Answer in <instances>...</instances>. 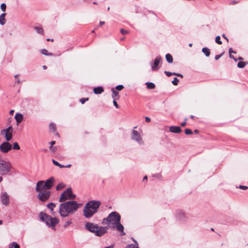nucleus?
I'll list each match as a JSON object with an SVG mask.
<instances>
[{
    "instance_id": "f257e3e1",
    "label": "nucleus",
    "mask_w": 248,
    "mask_h": 248,
    "mask_svg": "<svg viewBox=\"0 0 248 248\" xmlns=\"http://www.w3.org/2000/svg\"><path fill=\"white\" fill-rule=\"evenodd\" d=\"M121 216L117 212L114 211L110 213L107 217L102 220V224L107 225L109 228L116 229L121 232V235H125L124 227L121 223Z\"/></svg>"
},
{
    "instance_id": "f03ea898",
    "label": "nucleus",
    "mask_w": 248,
    "mask_h": 248,
    "mask_svg": "<svg viewBox=\"0 0 248 248\" xmlns=\"http://www.w3.org/2000/svg\"><path fill=\"white\" fill-rule=\"evenodd\" d=\"M79 206L80 204L75 201L65 202L60 204L59 212L61 216L67 217L76 213Z\"/></svg>"
},
{
    "instance_id": "7ed1b4c3",
    "label": "nucleus",
    "mask_w": 248,
    "mask_h": 248,
    "mask_svg": "<svg viewBox=\"0 0 248 248\" xmlns=\"http://www.w3.org/2000/svg\"><path fill=\"white\" fill-rule=\"evenodd\" d=\"M101 204L99 201H91L88 202L85 205L83 210V216L86 218H90L97 213Z\"/></svg>"
},
{
    "instance_id": "20e7f679",
    "label": "nucleus",
    "mask_w": 248,
    "mask_h": 248,
    "mask_svg": "<svg viewBox=\"0 0 248 248\" xmlns=\"http://www.w3.org/2000/svg\"><path fill=\"white\" fill-rule=\"evenodd\" d=\"M85 228L89 231L94 233L95 235L102 236L107 232L106 227L99 226L98 225L90 222H87L85 225Z\"/></svg>"
},
{
    "instance_id": "39448f33",
    "label": "nucleus",
    "mask_w": 248,
    "mask_h": 248,
    "mask_svg": "<svg viewBox=\"0 0 248 248\" xmlns=\"http://www.w3.org/2000/svg\"><path fill=\"white\" fill-rule=\"evenodd\" d=\"M39 218L41 220L45 222L47 226L53 229L59 222L58 219L52 217L43 212L40 213Z\"/></svg>"
},
{
    "instance_id": "423d86ee",
    "label": "nucleus",
    "mask_w": 248,
    "mask_h": 248,
    "mask_svg": "<svg viewBox=\"0 0 248 248\" xmlns=\"http://www.w3.org/2000/svg\"><path fill=\"white\" fill-rule=\"evenodd\" d=\"M76 195L72 193L71 188H68L61 194L59 199L60 202H65L66 200H73L75 199Z\"/></svg>"
},
{
    "instance_id": "0eeeda50",
    "label": "nucleus",
    "mask_w": 248,
    "mask_h": 248,
    "mask_svg": "<svg viewBox=\"0 0 248 248\" xmlns=\"http://www.w3.org/2000/svg\"><path fill=\"white\" fill-rule=\"evenodd\" d=\"M12 165L8 161L1 159L0 161V174L6 175L11 171Z\"/></svg>"
},
{
    "instance_id": "6e6552de",
    "label": "nucleus",
    "mask_w": 248,
    "mask_h": 248,
    "mask_svg": "<svg viewBox=\"0 0 248 248\" xmlns=\"http://www.w3.org/2000/svg\"><path fill=\"white\" fill-rule=\"evenodd\" d=\"M131 138L133 140L136 141L139 144H144L143 140L141 137V134L135 129H133L131 133Z\"/></svg>"
},
{
    "instance_id": "1a4fd4ad",
    "label": "nucleus",
    "mask_w": 248,
    "mask_h": 248,
    "mask_svg": "<svg viewBox=\"0 0 248 248\" xmlns=\"http://www.w3.org/2000/svg\"><path fill=\"white\" fill-rule=\"evenodd\" d=\"M13 128L12 126H9L5 129H3L1 131V134H4V137L7 141L11 140L13 137Z\"/></svg>"
},
{
    "instance_id": "9d476101",
    "label": "nucleus",
    "mask_w": 248,
    "mask_h": 248,
    "mask_svg": "<svg viewBox=\"0 0 248 248\" xmlns=\"http://www.w3.org/2000/svg\"><path fill=\"white\" fill-rule=\"evenodd\" d=\"M50 196V191H43L39 192L38 195V199L42 202L46 201Z\"/></svg>"
},
{
    "instance_id": "9b49d317",
    "label": "nucleus",
    "mask_w": 248,
    "mask_h": 248,
    "mask_svg": "<svg viewBox=\"0 0 248 248\" xmlns=\"http://www.w3.org/2000/svg\"><path fill=\"white\" fill-rule=\"evenodd\" d=\"M12 145L11 144L7 141L3 142L0 145V151L2 153H7L9 151H10L12 149Z\"/></svg>"
},
{
    "instance_id": "f8f14e48",
    "label": "nucleus",
    "mask_w": 248,
    "mask_h": 248,
    "mask_svg": "<svg viewBox=\"0 0 248 248\" xmlns=\"http://www.w3.org/2000/svg\"><path fill=\"white\" fill-rule=\"evenodd\" d=\"M0 198L2 203L5 205H7L9 203L10 196L6 192H2L0 195Z\"/></svg>"
},
{
    "instance_id": "ddd939ff",
    "label": "nucleus",
    "mask_w": 248,
    "mask_h": 248,
    "mask_svg": "<svg viewBox=\"0 0 248 248\" xmlns=\"http://www.w3.org/2000/svg\"><path fill=\"white\" fill-rule=\"evenodd\" d=\"M161 61V57L160 56H158L155 59L154 63L152 65V69L153 71L157 70L159 69V64Z\"/></svg>"
},
{
    "instance_id": "4468645a",
    "label": "nucleus",
    "mask_w": 248,
    "mask_h": 248,
    "mask_svg": "<svg viewBox=\"0 0 248 248\" xmlns=\"http://www.w3.org/2000/svg\"><path fill=\"white\" fill-rule=\"evenodd\" d=\"M45 181H39L37 183L35 190L36 191L40 192V191H46L47 189L44 186Z\"/></svg>"
},
{
    "instance_id": "2eb2a0df",
    "label": "nucleus",
    "mask_w": 248,
    "mask_h": 248,
    "mask_svg": "<svg viewBox=\"0 0 248 248\" xmlns=\"http://www.w3.org/2000/svg\"><path fill=\"white\" fill-rule=\"evenodd\" d=\"M54 181L55 179L53 177H50V178L46 180V181L45 182L44 185L46 189H47V190L50 189L51 187L52 186Z\"/></svg>"
},
{
    "instance_id": "dca6fc26",
    "label": "nucleus",
    "mask_w": 248,
    "mask_h": 248,
    "mask_svg": "<svg viewBox=\"0 0 248 248\" xmlns=\"http://www.w3.org/2000/svg\"><path fill=\"white\" fill-rule=\"evenodd\" d=\"M169 131L171 133H179L181 132V129L179 126H171L169 127Z\"/></svg>"
},
{
    "instance_id": "f3484780",
    "label": "nucleus",
    "mask_w": 248,
    "mask_h": 248,
    "mask_svg": "<svg viewBox=\"0 0 248 248\" xmlns=\"http://www.w3.org/2000/svg\"><path fill=\"white\" fill-rule=\"evenodd\" d=\"M15 118L17 122V124L20 123L23 120V115L20 113H16L15 115Z\"/></svg>"
},
{
    "instance_id": "a211bd4d",
    "label": "nucleus",
    "mask_w": 248,
    "mask_h": 248,
    "mask_svg": "<svg viewBox=\"0 0 248 248\" xmlns=\"http://www.w3.org/2000/svg\"><path fill=\"white\" fill-rule=\"evenodd\" d=\"M47 207L51 210V214L52 215L55 216L56 213L54 212L53 209L55 207V204L52 202H50L47 204Z\"/></svg>"
},
{
    "instance_id": "6ab92c4d",
    "label": "nucleus",
    "mask_w": 248,
    "mask_h": 248,
    "mask_svg": "<svg viewBox=\"0 0 248 248\" xmlns=\"http://www.w3.org/2000/svg\"><path fill=\"white\" fill-rule=\"evenodd\" d=\"M104 92V89L102 87H97L93 89V93L95 94H101Z\"/></svg>"
},
{
    "instance_id": "aec40b11",
    "label": "nucleus",
    "mask_w": 248,
    "mask_h": 248,
    "mask_svg": "<svg viewBox=\"0 0 248 248\" xmlns=\"http://www.w3.org/2000/svg\"><path fill=\"white\" fill-rule=\"evenodd\" d=\"M112 93V97L114 99H118L119 98L118 93L114 88L111 89Z\"/></svg>"
},
{
    "instance_id": "412c9836",
    "label": "nucleus",
    "mask_w": 248,
    "mask_h": 248,
    "mask_svg": "<svg viewBox=\"0 0 248 248\" xmlns=\"http://www.w3.org/2000/svg\"><path fill=\"white\" fill-rule=\"evenodd\" d=\"M6 16L5 13H2L0 15V24L3 25L5 23V16Z\"/></svg>"
},
{
    "instance_id": "4be33fe9",
    "label": "nucleus",
    "mask_w": 248,
    "mask_h": 248,
    "mask_svg": "<svg viewBox=\"0 0 248 248\" xmlns=\"http://www.w3.org/2000/svg\"><path fill=\"white\" fill-rule=\"evenodd\" d=\"M202 52L205 55L206 57H209L210 54V51L207 47H203L202 49Z\"/></svg>"
},
{
    "instance_id": "5701e85b",
    "label": "nucleus",
    "mask_w": 248,
    "mask_h": 248,
    "mask_svg": "<svg viewBox=\"0 0 248 248\" xmlns=\"http://www.w3.org/2000/svg\"><path fill=\"white\" fill-rule=\"evenodd\" d=\"M166 59L167 61L169 63H172L173 58H172V56L170 54H166Z\"/></svg>"
},
{
    "instance_id": "b1692460",
    "label": "nucleus",
    "mask_w": 248,
    "mask_h": 248,
    "mask_svg": "<svg viewBox=\"0 0 248 248\" xmlns=\"http://www.w3.org/2000/svg\"><path fill=\"white\" fill-rule=\"evenodd\" d=\"M34 30L36 31V32L39 34H43L44 32V30L42 28L39 27H34Z\"/></svg>"
},
{
    "instance_id": "393cba45",
    "label": "nucleus",
    "mask_w": 248,
    "mask_h": 248,
    "mask_svg": "<svg viewBox=\"0 0 248 248\" xmlns=\"http://www.w3.org/2000/svg\"><path fill=\"white\" fill-rule=\"evenodd\" d=\"M147 87L149 89H153L155 88V85L152 82H146Z\"/></svg>"
},
{
    "instance_id": "a878e982",
    "label": "nucleus",
    "mask_w": 248,
    "mask_h": 248,
    "mask_svg": "<svg viewBox=\"0 0 248 248\" xmlns=\"http://www.w3.org/2000/svg\"><path fill=\"white\" fill-rule=\"evenodd\" d=\"M9 248H20V246L16 242H13L9 245Z\"/></svg>"
},
{
    "instance_id": "bb28decb",
    "label": "nucleus",
    "mask_w": 248,
    "mask_h": 248,
    "mask_svg": "<svg viewBox=\"0 0 248 248\" xmlns=\"http://www.w3.org/2000/svg\"><path fill=\"white\" fill-rule=\"evenodd\" d=\"M65 186V185L62 183L59 184L56 186V190L59 191L63 188Z\"/></svg>"
},
{
    "instance_id": "cd10ccee",
    "label": "nucleus",
    "mask_w": 248,
    "mask_h": 248,
    "mask_svg": "<svg viewBox=\"0 0 248 248\" xmlns=\"http://www.w3.org/2000/svg\"><path fill=\"white\" fill-rule=\"evenodd\" d=\"M41 53L42 54L45 55H46V56H48V55L51 56V55H52V53H48V51L46 49H42L41 50Z\"/></svg>"
},
{
    "instance_id": "c85d7f7f",
    "label": "nucleus",
    "mask_w": 248,
    "mask_h": 248,
    "mask_svg": "<svg viewBox=\"0 0 248 248\" xmlns=\"http://www.w3.org/2000/svg\"><path fill=\"white\" fill-rule=\"evenodd\" d=\"M52 162L55 165L58 166L61 168L64 167V166L63 165L60 164L58 161H57L54 159L52 160Z\"/></svg>"
},
{
    "instance_id": "c756f323",
    "label": "nucleus",
    "mask_w": 248,
    "mask_h": 248,
    "mask_svg": "<svg viewBox=\"0 0 248 248\" xmlns=\"http://www.w3.org/2000/svg\"><path fill=\"white\" fill-rule=\"evenodd\" d=\"M246 65V63L244 62H240L237 63V66L239 68H242Z\"/></svg>"
},
{
    "instance_id": "7c9ffc66",
    "label": "nucleus",
    "mask_w": 248,
    "mask_h": 248,
    "mask_svg": "<svg viewBox=\"0 0 248 248\" xmlns=\"http://www.w3.org/2000/svg\"><path fill=\"white\" fill-rule=\"evenodd\" d=\"M49 128L53 132H55L56 130V127L54 124L50 123L49 124Z\"/></svg>"
},
{
    "instance_id": "2f4dec72",
    "label": "nucleus",
    "mask_w": 248,
    "mask_h": 248,
    "mask_svg": "<svg viewBox=\"0 0 248 248\" xmlns=\"http://www.w3.org/2000/svg\"><path fill=\"white\" fill-rule=\"evenodd\" d=\"M13 149L15 150H19L20 149V146L18 145L17 142H15L13 144Z\"/></svg>"
},
{
    "instance_id": "473e14b6",
    "label": "nucleus",
    "mask_w": 248,
    "mask_h": 248,
    "mask_svg": "<svg viewBox=\"0 0 248 248\" xmlns=\"http://www.w3.org/2000/svg\"><path fill=\"white\" fill-rule=\"evenodd\" d=\"M216 42L219 44V45H221L222 44V42L220 41V37L219 36H217L216 37Z\"/></svg>"
},
{
    "instance_id": "72a5a7b5",
    "label": "nucleus",
    "mask_w": 248,
    "mask_h": 248,
    "mask_svg": "<svg viewBox=\"0 0 248 248\" xmlns=\"http://www.w3.org/2000/svg\"><path fill=\"white\" fill-rule=\"evenodd\" d=\"M179 82V80L177 78H174V79L172 81V83L174 85H178V83Z\"/></svg>"
},
{
    "instance_id": "f704fd0d",
    "label": "nucleus",
    "mask_w": 248,
    "mask_h": 248,
    "mask_svg": "<svg viewBox=\"0 0 248 248\" xmlns=\"http://www.w3.org/2000/svg\"><path fill=\"white\" fill-rule=\"evenodd\" d=\"M0 8L2 10V11L5 12L6 8V5L5 3H3L0 5Z\"/></svg>"
},
{
    "instance_id": "c9c22d12",
    "label": "nucleus",
    "mask_w": 248,
    "mask_h": 248,
    "mask_svg": "<svg viewBox=\"0 0 248 248\" xmlns=\"http://www.w3.org/2000/svg\"><path fill=\"white\" fill-rule=\"evenodd\" d=\"M185 132L186 135H191L192 134V132L190 129H186Z\"/></svg>"
},
{
    "instance_id": "e433bc0d",
    "label": "nucleus",
    "mask_w": 248,
    "mask_h": 248,
    "mask_svg": "<svg viewBox=\"0 0 248 248\" xmlns=\"http://www.w3.org/2000/svg\"><path fill=\"white\" fill-rule=\"evenodd\" d=\"M124 86L122 85H119L116 87V89L118 91H121L123 89H124Z\"/></svg>"
},
{
    "instance_id": "4c0bfd02",
    "label": "nucleus",
    "mask_w": 248,
    "mask_h": 248,
    "mask_svg": "<svg viewBox=\"0 0 248 248\" xmlns=\"http://www.w3.org/2000/svg\"><path fill=\"white\" fill-rule=\"evenodd\" d=\"M165 74H166V75L168 77H170L172 75H173L174 74V72L173 73H171V72H168V71H165L164 72Z\"/></svg>"
},
{
    "instance_id": "58836bf2",
    "label": "nucleus",
    "mask_w": 248,
    "mask_h": 248,
    "mask_svg": "<svg viewBox=\"0 0 248 248\" xmlns=\"http://www.w3.org/2000/svg\"><path fill=\"white\" fill-rule=\"evenodd\" d=\"M88 98H82L80 99V102L82 104H83L85 101L88 100Z\"/></svg>"
},
{
    "instance_id": "ea45409f",
    "label": "nucleus",
    "mask_w": 248,
    "mask_h": 248,
    "mask_svg": "<svg viewBox=\"0 0 248 248\" xmlns=\"http://www.w3.org/2000/svg\"><path fill=\"white\" fill-rule=\"evenodd\" d=\"M126 248H139L137 246L134 245H128Z\"/></svg>"
},
{
    "instance_id": "a19ab883",
    "label": "nucleus",
    "mask_w": 248,
    "mask_h": 248,
    "mask_svg": "<svg viewBox=\"0 0 248 248\" xmlns=\"http://www.w3.org/2000/svg\"><path fill=\"white\" fill-rule=\"evenodd\" d=\"M49 149L50 150H51L52 152H55L56 150H57V148L56 147H53V146H50L49 147Z\"/></svg>"
},
{
    "instance_id": "79ce46f5",
    "label": "nucleus",
    "mask_w": 248,
    "mask_h": 248,
    "mask_svg": "<svg viewBox=\"0 0 248 248\" xmlns=\"http://www.w3.org/2000/svg\"><path fill=\"white\" fill-rule=\"evenodd\" d=\"M239 188L243 190H246L248 187L247 186L240 185Z\"/></svg>"
},
{
    "instance_id": "37998d69",
    "label": "nucleus",
    "mask_w": 248,
    "mask_h": 248,
    "mask_svg": "<svg viewBox=\"0 0 248 248\" xmlns=\"http://www.w3.org/2000/svg\"><path fill=\"white\" fill-rule=\"evenodd\" d=\"M113 105L115 106V107L116 108H119V106H118L117 102L116 101L115 99L113 100Z\"/></svg>"
},
{
    "instance_id": "c03bdc74",
    "label": "nucleus",
    "mask_w": 248,
    "mask_h": 248,
    "mask_svg": "<svg viewBox=\"0 0 248 248\" xmlns=\"http://www.w3.org/2000/svg\"><path fill=\"white\" fill-rule=\"evenodd\" d=\"M121 33L123 34H125L126 33H127L128 31L126 30H124V29H122L121 30Z\"/></svg>"
},
{
    "instance_id": "a18cd8bd",
    "label": "nucleus",
    "mask_w": 248,
    "mask_h": 248,
    "mask_svg": "<svg viewBox=\"0 0 248 248\" xmlns=\"http://www.w3.org/2000/svg\"><path fill=\"white\" fill-rule=\"evenodd\" d=\"M187 121V118H186L185 119V122L182 123L181 124V126H185L186 125V121Z\"/></svg>"
},
{
    "instance_id": "49530a36",
    "label": "nucleus",
    "mask_w": 248,
    "mask_h": 248,
    "mask_svg": "<svg viewBox=\"0 0 248 248\" xmlns=\"http://www.w3.org/2000/svg\"><path fill=\"white\" fill-rule=\"evenodd\" d=\"M174 75H175V76H177L178 77H180L181 78H183V76L182 75V74H179V73H175L174 72Z\"/></svg>"
},
{
    "instance_id": "de8ad7c7",
    "label": "nucleus",
    "mask_w": 248,
    "mask_h": 248,
    "mask_svg": "<svg viewBox=\"0 0 248 248\" xmlns=\"http://www.w3.org/2000/svg\"><path fill=\"white\" fill-rule=\"evenodd\" d=\"M145 122L147 123H149L151 121L150 118L148 117H146L145 118Z\"/></svg>"
},
{
    "instance_id": "09e8293b",
    "label": "nucleus",
    "mask_w": 248,
    "mask_h": 248,
    "mask_svg": "<svg viewBox=\"0 0 248 248\" xmlns=\"http://www.w3.org/2000/svg\"><path fill=\"white\" fill-rule=\"evenodd\" d=\"M222 54L220 55H217L215 56V59L216 60H218L221 56Z\"/></svg>"
},
{
    "instance_id": "8fccbe9b",
    "label": "nucleus",
    "mask_w": 248,
    "mask_h": 248,
    "mask_svg": "<svg viewBox=\"0 0 248 248\" xmlns=\"http://www.w3.org/2000/svg\"><path fill=\"white\" fill-rule=\"evenodd\" d=\"M229 54H231L232 53H235L236 52L232 50V48H230L229 50Z\"/></svg>"
},
{
    "instance_id": "3c124183",
    "label": "nucleus",
    "mask_w": 248,
    "mask_h": 248,
    "mask_svg": "<svg viewBox=\"0 0 248 248\" xmlns=\"http://www.w3.org/2000/svg\"><path fill=\"white\" fill-rule=\"evenodd\" d=\"M71 221L66 222L65 225L64 226V227H66L67 226L71 224Z\"/></svg>"
},
{
    "instance_id": "603ef678",
    "label": "nucleus",
    "mask_w": 248,
    "mask_h": 248,
    "mask_svg": "<svg viewBox=\"0 0 248 248\" xmlns=\"http://www.w3.org/2000/svg\"><path fill=\"white\" fill-rule=\"evenodd\" d=\"M104 248H114V245L112 244L110 246L105 247Z\"/></svg>"
},
{
    "instance_id": "864d4df0",
    "label": "nucleus",
    "mask_w": 248,
    "mask_h": 248,
    "mask_svg": "<svg viewBox=\"0 0 248 248\" xmlns=\"http://www.w3.org/2000/svg\"><path fill=\"white\" fill-rule=\"evenodd\" d=\"M230 57L231 58L233 59L235 61H237V60H236V59H235V58H234V57H233V56H232V54H230Z\"/></svg>"
},
{
    "instance_id": "5fc2aeb1",
    "label": "nucleus",
    "mask_w": 248,
    "mask_h": 248,
    "mask_svg": "<svg viewBox=\"0 0 248 248\" xmlns=\"http://www.w3.org/2000/svg\"><path fill=\"white\" fill-rule=\"evenodd\" d=\"M55 143V141H52L50 142V144L51 145L50 146H52V145H53Z\"/></svg>"
},
{
    "instance_id": "6e6d98bb",
    "label": "nucleus",
    "mask_w": 248,
    "mask_h": 248,
    "mask_svg": "<svg viewBox=\"0 0 248 248\" xmlns=\"http://www.w3.org/2000/svg\"><path fill=\"white\" fill-rule=\"evenodd\" d=\"M222 37H223V38H225V39L227 41V42H228V38L225 36V34H222Z\"/></svg>"
},
{
    "instance_id": "4d7b16f0",
    "label": "nucleus",
    "mask_w": 248,
    "mask_h": 248,
    "mask_svg": "<svg viewBox=\"0 0 248 248\" xmlns=\"http://www.w3.org/2000/svg\"><path fill=\"white\" fill-rule=\"evenodd\" d=\"M104 24H105V22H104V21H100V26H102V25H104Z\"/></svg>"
},
{
    "instance_id": "13d9d810",
    "label": "nucleus",
    "mask_w": 248,
    "mask_h": 248,
    "mask_svg": "<svg viewBox=\"0 0 248 248\" xmlns=\"http://www.w3.org/2000/svg\"><path fill=\"white\" fill-rule=\"evenodd\" d=\"M14 111V110H10V114H12L13 113Z\"/></svg>"
},
{
    "instance_id": "bf43d9fd",
    "label": "nucleus",
    "mask_w": 248,
    "mask_h": 248,
    "mask_svg": "<svg viewBox=\"0 0 248 248\" xmlns=\"http://www.w3.org/2000/svg\"><path fill=\"white\" fill-rule=\"evenodd\" d=\"M71 165L70 164H69V165H66V166H65L64 167H66V168H69L71 167Z\"/></svg>"
},
{
    "instance_id": "052dcab7",
    "label": "nucleus",
    "mask_w": 248,
    "mask_h": 248,
    "mask_svg": "<svg viewBox=\"0 0 248 248\" xmlns=\"http://www.w3.org/2000/svg\"><path fill=\"white\" fill-rule=\"evenodd\" d=\"M46 40L47 41H51V42H53L54 40L52 39H47Z\"/></svg>"
},
{
    "instance_id": "680f3d73",
    "label": "nucleus",
    "mask_w": 248,
    "mask_h": 248,
    "mask_svg": "<svg viewBox=\"0 0 248 248\" xmlns=\"http://www.w3.org/2000/svg\"><path fill=\"white\" fill-rule=\"evenodd\" d=\"M43 69H46L47 68V67H46V66H45V65H44V66H43Z\"/></svg>"
},
{
    "instance_id": "e2e57ef3",
    "label": "nucleus",
    "mask_w": 248,
    "mask_h": 248,
    "mask_svg": "<svg viewBox=\"0 0 248 248\" xmlns=\"http://www.w3.org/2000/svg\"><path fill=\"white\" fill-rule=\"evenodd\" d=\"M2 181V177L0 176V183Z\"/></svg>"
},
{
    "instance_id": "0e129e2a",
    "label": "nucleus",
    "mask_w": 248,
    "mask_h": 248,
    "mask_svg": "<svg viewBox=\"0 0 248 248\" xmlns=\"http://www.w3.org/2000/svg\"><path fill=\"white\" fill-rule=\"evenodd\" d=\"M239 60H243V58L242 57H239L238 59Z\"/></svg>"
},
{
    "instance_id": "69168bd1",
    "label": "nucleus",
    "mask_w": 248,
    "mask_h": 248,
    "mask_svg": "<svg viewBox=\"0 0 248 248\" xmlns=\"http://www.w3.org/2000/svg\"><path fill=\"white\" fill-rule=\"evenodd\" d=\"M147 179V177L146 176H144V177L143 178V180H145V179Z\"/></svg>"
},
{
    "instance_id": "338daca9",
    "label": "nucleus",
    "mask_w": 248,
    "mask_h": 248,
    "mask_svg": "<svg viewBox=\"0 0 248 248\" xmlns=\"http://www.w3.org/2000/svg\"><path fill=\"white\" fill-rule=\"evenodd\" d=\"M18 75H15V78H17V77H18Z\"/></svg>"
},
{
    "instance_id": "774afa93",
    "label": "nucleus",
    "mask_w": 248,
    "mask_h": 248,
    "mask_svg": "<svg viewBox=\"0 0 248 248\" xmlns=\"http://www.w3.org/2000/svg\"><path fill=\"white\" fill-rule=\"evenodd\" d=\"M190 118L191 119H193L194 118V116L193 115H191Z\"/></svg>"
}]
</instances>
